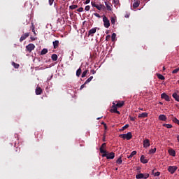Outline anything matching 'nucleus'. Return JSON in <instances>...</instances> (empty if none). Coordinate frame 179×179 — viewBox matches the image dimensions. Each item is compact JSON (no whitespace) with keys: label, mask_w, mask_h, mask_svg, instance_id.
Here are the masks:
<instances>
[{"label":"nucleus","mask_w":179,"mask_h":179,"mask_svg":"<svg viewBox=\"0 0 179 179\" xmlns=\"http://www.w3.org/2000/svg\"><path fill=\"white\" fill-rule=\"evenodd\" d=\"M112 107L110 110V113H120L119 108L124 107L125 104L124 101H115L112 103Z\"/></svg>","instance_id":"nucleus-1"},{"label":"nucleus","mask_w":179,"mask_h":179,"mask_svg":"<svg viewBox=\"0 0 179 179\" xmlns=\"http://www.w3.org/2000/svg\"><path fill=\"white\" fill-rule=\"evenodd\" d=\"M102 157H106L108 159H114V157H115V153L113 152L109 153L108 152L106 151V152L102 154Z\"/></svg>","instance_id":"nucleus-2"},{"label":"nucleus","mask_w":179,"mask_h":179,"mask_svg":"<svg viewBox=\"0 0 179 179\" xmlns=\"http://www.w3.org/2000/svg\"><path fill=\"white\" fill-rule=\"evenodd\" d=\"M119 138H122V139H126L127 141H131V139H132V133L128 132L127 134H120Z\"/></svg>","instance_id":"nucleus-3"},{"label":"nucleus","mask_w":179,"mask_h":179,"mask_svg":"<svg viewBox=\"0 0 179 179\" xmlns=\"http://www.w3.org/2000/svg\"><path fill=\"white\" fill-rule=\"evenodd\" d=\"M136 179H148L149 178V173H138L136 176Z\"/></svg>","instance_id":"nucleus-4"},{"label":"nucleus","mask_w":179,"mask_h":179,"mask_svg":"<svg viewBox=\"0 0 179 179\" xmlns=\"http://www.w3.org/2000/svg\"><path fill=\"white\" fill-rule=\"evenodd\" d=\"M103 22L104 27H106V29H108V27H110V20L107 17H106V15H103Z\"/></svg>","instance_id":"nucleus-5"},{"label":"nucleus","mask_w":179,"mask_h":179,"mask_svg":"<svg viewBox=\"0 0 179 179\" xmlns=\"http://www.w3.org/2000/svg\"><path fill=\"white\" fill-rule=\"evenodd\" d=\"M177 169H178L177 166H170L168 167V171L171 173V174H174L176 171H177Z\"/></svg>","instance_id":"nucleus-6"},{"label":"nucleus","mask_w":179,"mask_h":179,"mask_svg":"<svg viewBox=\"0 0 179 179\" xmlns=\"http://www.w3.org/2000/svg\"><path fill=\"white\" fill-rule=\"evenodd\" d=\"M36 48V45L33 43H29L26 46V50L28 51V52H31Z\"/></svg>","instance_id":"nucleus-7"},{"label":"nucleus","mask_w":179,"mask_h":179,"mask_svg":"<svg viewBox=\"0 0 179 179\" xmlns=\"http://www.w3.org/2000/svg\"><path fill=\"white\" fill-rule=\"evenodd\" d=\"M29 36H30L29 32L22 34L20 38V42L22 43V41H24V40H26Z\"/></svg>","instance_id":"nucleus-8"},{"label":"nucleus","mask_w":179,"mask_h":179,"mask_svg":"<svg viewBox=\"0 0 179 179\" xmlns=\"http://www.w3.org/2000/svg\"><path fill=\"white\" fill-rule=\"evenodd\" d=\"M91 5L93 8H96L98 10H101V8H103V5L96 4V2L94 1H92Z\"/></svg>","instance_id":"nucleus-9"},{"label":"nucleus","mask_w":179,"mask_h":179,"mask_svg":"<svg viewBox=\"0 0 179 179\" xmlns=\"http://www.w3.org/2000/svg\"><path fill=\"white\" fill-rule=\"evenodd\" d=\"M161 99H164L166 101H170V96L164 92L161 94Z\"/></svg>","instance_id":"nucleus-10"},{"label":"nucleus","mask_w":179,"mask_h":179,"mask_svg":"<svg viewBox=\"0 0 179 179\" xmlns=\"http://www.w3.org/2000/svg\"><path fill=\"white\" fill-rule=\"evenodd\" d=\"M96 31H97V28L96 27L91 29L88 31V37L90 36L92 37H93V34H94L96 33Z\"/></svg>","instance_id":"nucleus-11"},{"label":"nucleus","mask_w":179,"mask_h":179,"mask_svg":"<svg viewBox=\"0 0 179 179\" xmlns=\"http://www.w3.org/2000/svg\"><path fill=\"white\" fill-rule=\"evenodd\" d=\"M150 146V141L149 139H145L143 141V148L146 149V148H149Z\"/></svg>","instance_id":"nucleus-12"},{"label":"nucleus","mask_w":179,"mask_h":179,"mask_svg":"<svg viewBox=\"0 0 179 179\" xmlns=\"http://www.w3.org/2000/svg\"><path fill=\"white\" fill-rule=\"evenodd\" d=\"M106 146H107V143H103L101 145V146L100 148H99L100 153L103 154V153H106V152H107V151H106V150H104V148H106Z\"/></svg>","instance_id":"nucleus-13"},{"label":"nucleus","mask_w":179,"mask_h":179,"mask_svg":"<svg viewBox=\"0 0 179 179\" xmlns=\"http://www.w3.org/2000/svg\"><path fill=\"white\" fill-rule=\"evenodd\" d=\"M105 6H106L107 10H113V8H111V6H113V4H111V3L108 1H105Z\"/></svg>","instance_id":"nucleus-14"},{"label":"nucleus","mask_w":179,"mask_h":179,"mask_svg":"<svg viewBox=\"0 0 179 179\" xmlns=\"http://www.w3.org/2000/svg\"><path fill=\"white\" fill-rule=\"evenodd\" d=\"M140 162L141 163H143V164H146V163H148L149 160H148L145 158V155H141V157L140 158Z\"/></svg>","instance_id":"nucleus-15"},{"label":"nucleus","mask_w":179,"mask_h":179,"mask_svg":"<svg viewBox=\"0 0 179 179\" xmlns=\"http://www.w3.org/2000/svg\"><path fill=\"white\" fill-rule=\"evenodd\" d=\"M35 92H36V94L38 96L41 94V93H43V90L41 89V87H37Z\"/></svg>","instance_id":"nucleus-16"},{"label":"nucleus","mask_w":179,"mask_h":179,"mask_svg":"<svg viewBox=\"0 0 179 179\" xmlns=\"http://www.w3.org/2000/svg\"><path fill=\"white\" fill-rule=\"evenodd\" d=\"M53 44V48L55 50H57L58 48V45H59V41H55L52 42Z\"/></svg>","instance_id":"nucleus-17"},{"label":"nucleus","mask_w":179,"mask_h":179,"mask_svg":"<svg viewBox=\"0 0 179 179\" xmlns=\"http://www.w3.org/2000/svg\"><path fill=\"white\" fill-rule=\"evenodd\" d=\"M141 5V1L139 0H137L136 2L133 3V8L134 9H136Z\"/></svg>","instance_id":"nucleus-18"},{"label":"nucleus","mask_w":179,"mask_h":179,"mask_svg":"<svg viewBox=\"0 0 179 179\" xmlns=\"http://www.w3.org/2000/svg\"><path fill=\"white\" fill-rule=\"evenodd\" d=\"M159 120L160 121H166L167 120V117L165 115H160L159 116Z\"/></svg>","instance_id":"nucleus-19"},{"label":"nucleus","mask_w":179,"mask_h":179,"mask_svg":"<svg viewBox=\"0 0 179 179\" xmlns=\"http://www.w3.org/2000/svg\"><path fill=\"white\" fill-rule=\"evenodd\" d=\"M169 153L170 156H173V157H175L176 151L173 149H172V148L169 149Z\"/></svg>","instance_id":"nucleus-20"},{"label":"nucleus","mask_w":179,"mask_h":179,"mask_svg":"<svg viewBox=\"0 0 179 179\" xmlns=\"http://www.w3.org/2000/svg\"><path fill=\"white\" fill-rule=\"evenodd\" d=\"M146 117H148L147 113H143L138 115V118H146Z\"/></svg>","instance_id":"nucleus-21"},{"label":"nucleus","mask_w":179,"mask_h":179,"mask_svg":"<svg viewBox=\"0 0 179 179\" xmlns=\"http://www.w3.org/2000/svg\"><path fill=\"white\" fill-rule=\"evenodd\" d=\"M172 97H173V99H175V100L176 101H179V95H178V94L177 93H173V94H172Z\"/></svg>","instance_id":"nucleus-22"},{"label":"nucleus","mask_w":179,"mask_h":179,"mask_svg":"<svg viewBox=\"0 0 179 179\" xmlns=\"http://www.w3.org/2000/svg\"><path fill=\"white\" fill-rule=\"evenodd\" d=\"M48 52V50L47 48H44L41 52V55H45Z\"/></svg>","instance_id":"nucleus-23"},{"label":"nucleus","mask_w":179,"mask_h":179,"mask_svg":"<svg viewBox=\"0 0 179 179\" xmlns=\"http://www.w3.org/2000/svg\"><path fill=\"white\" fill-rule=\"evenodd\" d=\"M12 65H13V66H14V68L15 69H19V66H20V65L19 64L15 63L14 62H12Z\"/></svg>","instance_id":"nucleus-24"},{"label":"nucleus","mask_w":179,"mask_h":179,"mask_svg":"<svg viewBox=\"0 0 179 179\" xmlns=\"http://www.w3.org/2000/svg\"><path fill=\"white\" fill-rule=\"evenodd\" d=\"M157 76L158 79H160V80H164V79H165L164 76L160 73H157Z\"/></svg>","instance_id":"nucleus-25"},{"label":"nucleus","mask_w":179,"mask_h":179,"mask_svg":"<svg viewBox=\"0 0 179 179\" xmlns=\"http://www.w3.org/2000/svg\"><path fill=\"white\" fill-rule=\"evenodd\" d=\"M51 58L52 61H57L58 59V55H57L56 54H53L52 55Z\"/></svg>","instance_id":"nucleus-26"},{"label":"nucleus","mask_w":179,"mask_h":179,"mask_svg":"<svg viewBox=\"0 0 179 179\" xmlns=\"http://www.w3.org/2000/svg\"><path fill=\"white\" fill-rule=\"evenodd\" d=\"M135 155H136V151H133V152H131L130 155L127 157V158L132 159V157H134V156H135Z\"/></svg>","instance_id":"nucleus-27"},{"label":"nucleus","mask_w":179,"mask_h":179,"mask_svg":"<svg viewBox=\"0 0 179 179\" xmlns=\"http://www.w3.org/2000/svg\"><path fill=\"white\" fill-rule=\"evenodd\" d=\"M93 80V76H90L85 82V85H87V83H90Z\"/></svg>","instance_id":"nucleus-28"},{"label":"nucleus","mask_w":179,"mask_h":179,"mask_svg":"<svg viewBox=\"0 0 179 179\" xmlns=\"http://www.w3.org/2000/svg\"><path fill=\"white\" fill-rule=\"evenodd\" d=\"M80 73H82V69L81 68H80L77 70L76 76H78L79 78L80 76Z\"/></svg>","instance_id":"nucleus-29"},{"label":"nucleus","mask_w":179,"mask_h":179,"mask_svg":"<svg viewBox=\"0 0 179 179\" xmlns=\"http://www.w3.org/2000/svg\"><path fill=\"white\" fill-rule=\"evenodd\" d=\"M152 173L153 176H155V177H159V176H160V172H155V170H152Z\"/></svg>","instance_id":"nucleus-30"},{"label":"nucleus","mask_w":179,"mask_h":179,"mask_svg":"<svg viewBox=\"0 0 179 179\" xmlns=\"http://www.w3.org/2000/svg\"><path fill=\"white\" fill-rule=\"evenodd\" d=\"M162 126L168 129L173 128V125L170 124H163Z\"/></svg>","instance_id":"nucleus-31"},{"label":"nucleus","mask_w":179,"mask_h":179,"mask_svg":"<svg viewBox=\"0 0 179 179\" xmlns=\"http://www.w3.org/2000/svg\"><path fill=\"white\" fill-rule=\"evenodd\" d=\"M87 72H89V70H85L83 72L81 78H85L86 75H87Z\"/></svg>","instance_id":"nucleus-32"},{"label":"nucleus","mask_w":179,"mask_h":179,"mask_svg":"<svg viewBox=\"0 0 179 179\" xmlns=\"http://www.w3.org/2000/svg\"><path fill=\"white\" fill-rule=\"evenodd\" d=\"M127 128H129V124H125L124 127H122L120 131H125V129H127Z\"/></svg>","instance_id":"nucleus-33"},{"label":"nucleus","mask_w":179,"mask_h":179,"mask_svg":"<svg viewBox=\"0 0 179 179\" xmlns=\"http://www.w3.org/2000/svg\"><path fill=\"white\" fill-rule=\"evenodd\" d=\"M116 163H117V164H122V159L121 157H120L117 159V160L116 161Z\"/></svg>","instance_id":"nucleus-34"},{"label":"nucleus","mask_w":179,"mask_h":179,"mask_svg":"<svg viewBox=\"0 0 179 179\" xmlns=\"http://www.w3.org/2000/svg\"><path fill=\"white\" fill-rule=\"evenodd\" d=\"M31 31L36 34V30L34 29V24L31 22Z\"/></svg>","instance_id":"nucleus-35"},{"label":"nucleus","mask_w":179,"mask_h":179,"mask_svg":"<svg viewBox=\"0 0 179 179\" xmlns=\"http://www.w3.org/2000/svg\"><path fill=\"white\" fill-rule=\"evenodd\" d=\"M149 153H150V155H153L154 153H156V148L150 149L149 150Z\"/></svg>","instance_id":"nucleus-36"},{"label":"nucleus","mask_w":179,"mask_h":179,"mask_svg":"<svg viewBox=\"0 0 179 179\" xmlns=\"http://www.w3.org/2000/svg\"><path fill=\"white\" fill-rule=\"evenodd\" d=\"M70 9H76V8H78V5H72L69 6Z\"/></svg>","instance_id":"nucleus-37"},{"label":"nucleus","mask_w":179,"mask_h":179,"mask_svg":"<svg viewBox=\"0 0 179 179\" xmlns=\"http://www.w3.org/2000/svg\"><path fill=\"white\" fill-rule=\"evenodd\" d=\"M115 37H117V34H115V33H113L112 34V41H114V40H115Z\"/></svg>","instance_id":"nucleus-38"},{"label":"nucleus","mask_w":179,"mask_h":179,"mask_svg":"<svg viewBox=\"0 0 179 179\" xmlns=\"http://www.w3.org/2000/svg\"><path fill=\"white\" fill-rule=\"evenodd\" d=\"M179 72V67L174 69L173 71H172V73H178Z\"/></svg>","instance_id":"nucleus-39"},{"label":"nucleus","mask_w":179,"mask_h":179,"mask_svg":"<svg viewBox=\"0 0 179 179\" xmlns=\"http://www.w3.org/2000/svg\"><path fill=\"white\" fill-rule=\"evenodd\" d=\"M111 24H115V18L112 17L110 20Z\"/></svg>","instance_id":"nucleus-40"},{"label":"nucleus","mask_w":179,"mask_h":179,"mask_svg":"<svg viewBox=\"0 0 179 179\" xmlns=\"http://www.w3.org/2000/svg\"><path fill=\"white\" fill-rule=\"evenodd\" d=\"M85 10H87V11L90 10V6H86L85 8Z\"/></svg>","instance_id":"nucleus-41"},{"label":"nucleus","mask_w":179,"mask_h":179,"mask_svg":"<svg viewBox=\"0 0 179 179\" xmlns=\"http://www.w3.org/2000/svg\"><path fill=\"white\" fill-rule=\"evenodd\" d=\"M113 2L115 5H118V3H120V0H113Z\"/></svg>","instance_id":"nucleus-42"},{"label":"nucleus","mask_w":179,"mask_h":179,"mask_svg":"<svg viewBox=\"0 0 179 179\" xmlns=\"http://www.w3.org/2000/svg\"><path fill=\"white\" fill-rule=\"evenodd\" d=\"M77 12H83V7L79 8L77 10Z\"/></svg>","instance_id":"nucleus-43"},{"label":"nucleus","mask_w":179,"mask_h":179,"mask_svg":"<svg viewBox=\"0 0 179 179\" xmlns=\"http://www.w3.org/2000/svg\"><path fill=\"white\" fill-rule=\"evenodd\" d=\"M94 16H96V17H99V18L101 17L100 14H99V13H94Z\"/></svg>","instance_id":"nucleus-44"},{"label":"nucleus","mask_w":179,"mask_h":179,"mask_svg":"<svg viewBox=\"0 0 179 179\" xmlns=\"http://www.w3.org/2000/svg\"><path fill=\"white\" fill-rule=\"evenodd\" d=\"M110 37L111 36L110 35H107L106 37V41H108V40H110Z\"/></svg>","instance_id":"nucleus-45"},{"label":"nucleus","mask_w":179,"mask_h":179,"mask_svg":"<svg viewBox=\"0 0 179 179\" xmlns=\"http://www.w3.org/2000/svg\"><path fill=\"white\" fill-rule=\"evenodd\" d=\"M85 85L86 84H83L81 86H80V90H82V89H84V87H85Z\"/></svg>","instance_id":"nucleus-46"},{"label":"nucleus","mask_w":179,"mask_h":179,"mask_svg":"<svg viewBox=\"0 0 179 179\" xmlns=\"http://www.w3.org/2000/svg\"><path fill=\"white\" fill-rule=\"evenodd\" d=\"M54 1L55 0H49V5H50V6L52 5V3H54Z\"/></svg>","instance_id":"nucleus-47"},{"label":"nucleus","mask_w":179,"mask_h":179,"mask_svg":"<svg viewBox=\"0 0 179 179\" xmlns=\"http://www.w3.org/2000/svg\"><path fill=\"white\" fill-rule=\"evenodd\" d=\"M84 3L85 5H87V3H90V0H86Z\"/></svg>","instance_id":"nucleus-48"},{"label":"nucleus","mask_w":179,"mask_h":179,"mask_svg":"<svg viewBox=\"0 0 179 179\" xmlns=\"http://www.w3.org/2000/svg\"><path fill=\"white\" fill-rule=\"evenodd\" d=\"M130 121H135V117L130 116Z\"/></svg>","instance_id":"nucleus-49"},{"label":"nucleus","mask_w":179,"mask_h":179,"mask_svg":"<svg viewBox=\"0 0 179 179\" xmlns=\"http://www.w3.org/2000/svg\"><path fill=\"white\" fill-rule=\"evenodd\" d=\"M31 41H34L36 40V38H34L33 36L30 37Z\"/></svg>","instance_id":"nucleus-50"},{"label":"nucleus","mask_w":179,"mask_h":179,"mask_svg":"<svg viewBox=\"0 0 179 179\" xmlns=\"http://www.w3.org/2000/svg\"><path fill=\"white\" fill-rule=\"evenodd\" d=\"M104 128L105 129H107V124H104Z\"/></svg>","instance_id":"nucleus-51"},{"label":"nucleus","mask_w":179,"mask_h":179,"mask_svg":"<svg viewBox=\"0 0 179 179\" xmlns=\"http://www.w3.org/2000/svg\"><path fill=\"white\" fill-rule=\"evenodd\" d=\"M178 142H179V135L177 136Z\"/></svg>","instance_id":"nucleus-52"},{"label":"nucleus","mask_w":179,"mask_h":179,"mask_svg":"<svg viewBox=\"0 0 179 179\" xmlns=\"http://www.w3.org/2000/svg\"><path fill=\"white\" fill-rule=\"evenodd\" d=\"M163 71H166V67L165 66L163 67Z\"/></svg>","instance_id":"nucleus-53"},{"label":"nucleus","mask_w":179,"mask_h":179,"mask_svg":"<svg viewBox=\"0 0 179 179\" xmlns=\"http://www.w3.org/2000/svg\"><path fill=\"white\" fill-rule=\"evenodd\" d=\"M103 142H106V138H103Z\"/></svg>","instance_id":"nucleus-54"},{"label":"nucleus","mask_w":179,"mask_h":179,"mask_svg":"<svg viewBox=\"0 0 179 179\" xmlns=\"http://www.w3.org/2000/svg\"><path fill=\"white\" fill-rule=\"evenodd\" d=\"M101 124H102L103 125H104V124H106V123H104V122H102Z\"/></svg>","instance_id":"nucleus-55"},{"label":"nucleus","mask_w":179,"mask_h":179,"mask_svg":"<svg viewBox=\"0 0 179 179\" xmlns=\"http://www.w3.org/2000/svg\"><path fill=\"white\" fill-rule=\"evenodd\" d=\"M97 120H100V117H98Z\"/></svg>","instance_id":"nucleus-56"},{"label":"nucleus","mask_w":179,"mask_h":179,"mask_svg":"<svg viewBox=\"0 0 179 179\" xmlns=\"http://www.w3.org/2000/svg\"><path fill=\"white\" fill-rule=\"evenodd\" d=\"M94 73H95V72L94 71V72H93V75H94Z\"/></svg>","instance_id":"nucleus-57"},{"label":"nucleus","mask_w":179,"mask_h":179,"mask_svg":"<svg viewBox=\"0 0 179 179\" xmlns=\"http://www.w3.org/2000/svg\"><path fill=\"white\" fill-rule=\"evenodd\" d=\"M160 104H163V103H160Z\"/></svg>","instance_id":"nucleus-58"},{"label":"nucleus","mask_w":179,"mask_h":179,"mask_svg":"<svg viewBox=\"0 0 179 179\" xmlns=\"http://www.w3.org/2000/svg\"><path fill=\"white\" fill-rule=\"evenodd\" d=\"M144 1H148V0H144Z\"/></svg>","instance_id":"nucleus-59"},{"label":"nucleus","mask_w":179,"mask_h":179,"mask_svg":"<svg viewBox=\"0 0 179 179\" xmlns=\"http://www.w3.org/2000/svg\"><path fill=\"white\" fill-rule=\"evenodd\" d=\"M63 1H65V0H63Z\"/></svg>","instance_id":"nucleus-60"}]
</instances>
